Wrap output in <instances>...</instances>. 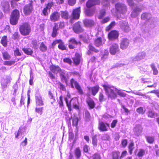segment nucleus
Returning <instances> with one entry per match:
<instances>
[{"label":"nucleus","instance_id":"obj_1","mask_svg":"<svg viewBox=\"0 0 159 159\" xmlns=\"http://www.w3.org/2000/svg\"><path fill=\"white\" fill-rule=\"evenodd\" d=\"M102 86L108 98L115 99L116 98L117 94L115 92L116 88L109 85L103 84Z\"/></svg>","mask_w":159,"mask_h":159},{"label":"nucleus","instance_id":"obj_2","mask_svg":"<svg viewBox=\"0 0 159 159\" xmlns=\"http://www.w3.org/2000/svg\"><path fill=\"white\" fill-rule=\"evenodd\" d=\"M19 31L23 36L28 35L31 31V28L30 25L27 23H23L19 27Z\"/></svg>","mask_w":159,"mask_h":159},{"label":"nucleus","instance_id":"obj_3","mask_svg":"<svg viewBox=\"0 0 159 159\" xmlns=\"http://www.w3.org/2000/svg\"><path fill=\"white\" fill-rule=\"evenodd\" d=\"M81 13V7H79L73 9L71 13L72 17L70 20V22L73 23L74 20L79 19Z\"/></svg>","mask_w":159,"mask_h":159},{"label":"nucleus","instance_id":"obj_4","mask_svg":"<svg viewBox=\"0 0 159 159\" xmlns=\"http://www.w3.org/2000/svg\"><path fill=\"white\" fill-rule=\"evenodd\" d=\"M23 12L24 15L27 16L30 15L33 10V2L29 1V3L25 5L23 8Z\"/></svg>","mask_w":159,"mask_h":159},{"label":"nucleus","instance_id":"obj_5","mask_svg":"<svg viewBox=\"0 0 159 159\" xmlns=\"http://www.w3.org/2000/svg\"><path fill=\"white\" fill-rule=\"evenodd\" d=\"M115 7L116 12L122 14L125 13L127 10L126 6L122 3L118 2L116 3Z\"/></svg>","mask_w":159,"mask_h":159},{"label":"nucleus","instance_id":"obj_6","mask_svg":"<svg viewBox=\"0 0 159 159\" xmlns=\"http://www.w3.org/2000/svg\"><path fill=\"white\" fill-rule=\"evenodd\" d=\"M72 29L74 32L76 34L80 33L84 31L81 23L80 21H78L74 24L73 26Z\"/></svg>","mask_w":159,"mask_h":159},{"label":"nucleus","instance_id":"obj_7","mask_svg":"<svg viewBox=\"0 0 159 159\" xmlns=\"http://www.w3.org/2000/svg\"><path fill=\"white\" fill-rule=\"evenodd\" d=\"M68 46L70 49H73L75 48V45H81V43L80 41H77L75 38H72L68 40Z\"/></svg>","mask_w":159,"mask_h":159},{"label":"nucleus","instance_id":"obj_8","mask_svg":"<svg viewBox=\"0 0 159 159\" xmlns=\"http://www.w3.org/2000/svg\"><path fill=\"white\" fill-rule=\"evenodd\" d=\"M119 35L118 32L116 30H113L108 33V38L110 40H114L117 39Z\"/></svg>","mask_w":159,"mask_h":159},{"label":"nucleus","instance_id":"obj_9","mask_svg":"<svg viewBox=\"0 0 159 159\" xmlns=\"http://www.w3.org/2000/svg\"><path fill=\"white\" fill-rule=\"evenodd\" d=\"M109 51L110 54L113 55L120 52V49L118 45L116 43H114L110 47Z\"/></svg>","mask_w":159,"mask_h":159},{"label":"nucleus","instance_id":"obj_10","mask_svg":"<svg viewBox=\"0 0 159 159\" xmlns=\"http://www.w3.org/2000/svg\"><path fill=\"white\" fill-rule=\"evenodd\" d=\"M100 3V0H88L86 3V6L87 8H91L93 6L99 5Z\"/></svg>","mask_w":159,"mask_h":159},{"label":"nucleus","instance_id":"obj_11","mask_svg":"<svg viewBox=\"0 0 159 159\" xmlns=\"http://www.w3.org/2000/svg\"><path fill=\"white\" fill-rule=\"evenodd\" d=\"M81 59V56L78 52H76L75 56L72 58L73 63L75 65L77 66L80 64Z\"/></svg>","mask_w":159,"mask_h":159},{"label":"nucleus","instance_id":"obj_12","mask_svg":"<svg viewBox=\"0 0 159 159\" xmlns=\"http://www.w3.org/2000/svg\"><path fill=\"white\" fill-rule=\"evenodd\" d=\"M60 18V13L57 11L52 12L50 16V20L52 22L58 21Z\"/></svg>","mask_w":159,"mask_h":159},{"label":"nucleus","instance_id":"obj_13","mask_svg":"<svg viewBox=\"0 0 159 159\" xmlns=\"http://www.w3.org/2000/svg\"><path fill=\"white\" fill-rule=\"evenodd\" d=\"M109 123L101 121L99 122L98 129L102 131H107V127H109Z\"/></svg>","mask_w":159,"mask_h":159},{"label":"nucleus","instance_id":"obj_14","mask_svg":"<svg viewBox=\"0 0 159 159\" xmlns=\"http://www.w3.org/2000/svg\"><path fill=\"white\" fill-rule=\"evenodd\" d=\"M1 7L2 10L5 13L9 12L10 10L9 3L7 1H3L1 2Z\"/></svg>","mask_w":159,"mask_h":159},{"label":"nucleus","instance_id":"obj_15","mask_svg":"<svg viewBox=\"0 0 159 159\" xmlns=\"http://www.w3.org/2000/svg\"><path fill=\"white\" fill-rule=\"evenodd\" d=\"M129 40L127 38H123L120 42V48L122 49L126 48L129 45Z\"/></svg>","mask_w":159,"mask_h":159},{"label":"nucleus","instance_id":"obj_16","mask_svg":"<svg viewBox=\"0 0 159 159\" xmlns=\"http://www.w3.org/2000/svg\"><path fill=\"white\" fill-rule=\"evenodd\" d=\"M104 44V42L103 41L101 37H98L94 40V44L97 47L102 46Z\"/></svg>","mask_w":159,"mask_h":159},{"label":"nucleus","instance_id":"obj_17","mask_svg":"<svg viewBox=\"0 0 159 159\" xmlns=\"http://www.w3.org/2000/svg\"><path fill=\"white\" fill-rule=\"evenodd\" d=\"M54 26L52 28V31L51 34V36L53 38H55L57 35L59 30V28L58 24L57 23H54Z\"/></svg>","mask_w":159,"mask_h":159},{"label":"nucleus","instance_id":"obj_18","mask_svg":"<svg viewBox=\"0 0 159 159\" xmlns=\"http://www.w3.org/2000/svg\"><path fill=\"white\" fill-rule=\"evenodd\" d=\"M83 21L84 26L87 27H91L94 25V21L91 19H85Z\"/></svg>","mask_w":159,"mask_h":159},{"label":"nucleus","instance_id":"obj_19","mask_svg":"<svg viewBox=\"0 0 159 159\" xmlns=\"http://www.w3.org/2000/svg\"><path fill=\"white\" fill-rule=\"evenodd\" d=\"M60 15L62 19L66 20L69 19L70 17L68 12L66 10L65 11H60Z\"/></svg>","mask_w":159,"mask_h":159},{"label":"nucleus","instance_id":"obj_20","mask_svg":"<svg viewBox=\"0 0 159 159\" xmlns=\"http://www.w3.org/2000/svg\"><path fill=\"white\" fill-rule=\"evenodd\" d=\"M50 71L55 73L57 71V72L59 73L61 70V69L58 66H55L54 65H52L50 67Z\"/></svg>","mask_w":159,"mask_h":159},{"label":"nucleus","instance_id":"obj_21","mask_svg":"<svg viewBox=\"0 0 159 159\" xmlns=\"http://www.w3.org/2000/svg\"><path fill=\"white\" fill-rule=\"evenodd\" d=\"M59 73L61 80L62 81H64L65 82L67 83L68 79L69 78V77H67V78H66V76L65 73L62 70Z\"/></svg>","mask_w":159,"mask_h":159},{"label":"nucleus","instance_id":"obj_22","mask_svg":"<svg viewBox=\"0 0 159 159\" xmlns=\"http://www.w3.org/2000/svg\"><path fill=\"white\" fill-rule=\"evenodd\" d=\"M85 14L88 16H93L94 12V10L90 8H86L84 9Z\"/></svg>","mask_w":159,"mask_h":159},{"label":"nucleus","instance_id":"obj_23","mask_svg":"<svg viewBox=\"0 0 159 159\" xmlns=\"http://www.w3.org/2000/svg\"><path fill=\"white\" fill-rule=\"evenodd\" d=\"M99 89V87L98 85H97L95 86L89 88V89H91L92 94L93 96H95L98 92Z\"/></svg>","mask_w":159,"mask_h":159},{"label":"nucleus","instance_id":"obj_24","mask_svg":"<svg viewBox=\"0 0 159 159\" xmlns=\"http://www.w3.org/2000/svg\"><path fill=\"white\" fill-rule=\"evenodd\" d=\"M10 16L19 19L20 16L19 11L16 9L13 10L11 13Z\"/></svg>","mask_w":159,"mask_h":159},{"label":"nucleus","instance_id":"obj_25","mask_svg":"<svg viewBox=\"0 0 159 159\" xmlns=\"http://www.w3.org/2000/svg\"><path fill=\"white\" fill-rule=\"evenodd\" d=\"M120 28L124 32H127L129 30V26L127 24L122 23L120 25Z\"/></svg>","mask_w":159,"mask_h":159},{"label":"nucleus","instance_id":"obj_26","mask_svg":"<svg viewBox=\"0 0 159 159\" xmlns=\"http://www.w3.org/2000/svg\"><path fill=\"white\" fill-rule=\"evenodd\" d=\"M22 50L25 54L31 56L33 53L32 50L30 48H23Z\"/></svg>","mask_w":159,"mask_h":159},{"label":"nucleus","instance_id":"obj_27","mask_svg":"<svg viewBox=\"0 0 159 159\" xmlns=\"http://www.w3.org/2000/svg\"><path fill=\"white\" fill-rule=\"evenodd\" d=\"M88 48L89 50L96 53H98L99 52V50L94 47L92 43L89 44L88 46Z\"/></svg>","mask_w":159,"mask_h":159},{"label":"nucleus","instance_id":"obj_28","mask_svg":"<svg viewBox=\"0 0 159 159\" xmlns=\"http://www.w3.org/2000/svg\"><path fill=\"white\" fill-rule=\"evenodd\" d=\"M19 19L10 16V23L11 25H16L18 22Z\"/></svg>","mask_w":159,"mask_h":159},{"label":"nucleus","instance_id":"obj_29","mask_svg":"<svg viewBox=\"0 0 159 159\" xmlns=\"http://www.w3.org/2000/svg\"><path fill=\"white\" fill-rule=\"evenodd\" d=\"M134 143L133 141H131L129 144V146L128 147L129 152L130 155L132 154L133 151L134 149Z\"/></svg>","mask_w":159,"mask_h":159},{"label":"nucleus","instance_id":"obj_30","mask_svg":"<svg viewBox=\"0 0 159 159\" xmlns=\"http://www.w3.org/2000/svg\"><path fill=\"white\" fill-rule=\"evenodd\" d=\"M0 43L3 46L6 47L7 45V36L4 35L2 37Z\"/></svg>","mask_w":159,"mask_h":159},{"label":"nucleus","instance_id":"obj_31","mask_svg":"<svg viewBox=\"0 0 159 159\" xmlns=\"http://www.w3.org/2000/svg\"><path fill=\"white\" fill-rule=\"evenodd\" d=\"M76 157L77 158H79L81 156V151L79 147L76 148L74 151Z\"/></svg>","mask_w":159,"mask_h":159},{"label":"nucleus","instance_id":"obj_32","mask_svg":"<svg viewBox=\"0 0 159 159\" xmlns=\"http://www.w3.org/2000/svg\"><path fill=\"white\" fill-rule=\"evenodd\" d=\"M92 144L93 145L96 147L98 145V139L97 138V135L95 134L92 136Z\"/></svg>","mask_w":159,"mask_h":159},{"label":"nucleus","instance_id":"obj_33","mask_svg":"<svg viewBox=\"0 0 159 159\" xmlns=\"http://www.w3.org/2000/svg\"><path fill=\"white\" fill-rule=\"evenodd\" d=\"M58 48L61 50H67V47L65 45L64 43L61 40V42L58 45Z\"/></svg>","mask_w":159,"mask_h":159},{"label":"nucleus","instance_id":"obj_34","mask_svg":"<svg viewBox=\"0 0 159 159\" xmlns=\"http://www.w3.org/2000/svg\"><path fill=\"white\" fill-rule=\"evenodd\" d=\"M120 152L118 151H114L111 153L112 159H118Z\"/></svg>","mask_w":159,"mask_h":159},{"label":"nucleus","instance_id":"obj_35","mask_svg":"<svg viewBox=\"0 0 159 159\" xmlns=\"http://www.w3.org/2000/svg\"><path fill=\"white\" fill-rule=\"evenodd\" d=\"M145 138L147 141L149 143L152 144L154 143V138L153 136H146Z\"/></svg>","mask_w":159,"mask_h":159},{"label":"nucleus","instance_id":"obj_36","mask_svg":"<svg viewBox=\"0 0 159 159\" xmlns=\"http://www.w3.org/2000/svg\"><path fill=\"white\" fill-rule=\"evenodd\" d=\"M87 103L89 107V109L93 108L95 106V103L93 100H87Z\"/></svg>","mask_w":159,"mask_h":159},{"label":"nucleus","instance_id":"obj_37","mask_svg":"<svg viewBox=\"0 0 159 159\" xmlns=\"http://www.w3.org/2000/svg\"><path fill=\"white\" fill-rule=\"evenodd\" d=\"M116 25L115 21H113L111 22L108 25H107L106 29L105 30L106 31H108L111 30Z\"/></svg>","mask_w":159,"mask_h":159},{"label":"nucleus","instance_id":"obj_38","mask_svg":"<svg viewBox=\"0 0 159 159\" xmlns=\"http://www.w3.org/2000/svg\"><path fill=\"white\" fill-rule=\"evenodd\" d=\"M20 34L17 31L15 32L12 36V38L14 40H19L20 39Z\"/></svg>","mask_w":159,"mask_h":159},{"label":"nucleus","instance_id":"obj_39","mask_svg":"<svg viewBox=\"0 0 159 159\" xmlns=\"http://www.w3.org/2000/svg\"><path fill=\"white\" fill-rule=\"evenodd\" d=\"M40 50L42 52H45L47 50V47L44 44L43 42L41 43L40 47Z\"/></svg>","mask_w":159,"mask_h":159},{"label":"nucleus","instance_id":"obj_40","mask_svg":"<svg viewBox=\"0 0 159 159\" xmlns=\"http://www.w3.org/2000/svg\"><path fill=\"white\" fill-rule=\"evenodd\" d=\"M3 58L4 60H9L11 58V56L7 51L2 52Z\"/></svg>","mask_w":159,"mask_h":159},{"label":"nucleus","instance_id":"obj_41","mask_svg":"<svg viewBox=\"0 0 159 159\" xmlns=\"http://www.w3.org/2000/svg\"><path fill=\"white\" fill-rule=\"evenodd\" d=\"M70 84L71 85V87L72 88H74V85L75 87L79 84L78 83V82L77 81H75V80L72 78L70 79Z\"/></svg>","mask_w":159,"mask_h":159},{"label":"nucleus","instance_id":"obj_42","mask_svg":"<svg viewBox=\"0 0 159 159\" xmlns=\"http://www.w3.org/2000/svg\"><path fill=\"white\" fill-rule=\"evenodd\" d=\"M106 14V10L104 9H103L100 10V15L98 16V18L100 19H102L103 17L105 16Z\"/></svg>","mask_w":159,"mask_h":159},{"label":"nucleus","instance_id":"obj_43","mask_svg":"<svg viewBox=\"0 0 159 159\" xmlns=\"http://www.w3.org/2000/svg\"><path fill=\"white\" fill-rule=\"evenodd\" d=\"M91 159H102L100 154L98 152L94 153L92 156Z\"/></svg>","mask_w":159,"mask_h":159},{"label":"nucleus","instance_id":"obj_44","mask_svg":"<svg viewBox=\"0 0 159 159\" xmlns=\"http://www.w3.org/2000/svg\"><path fill=\"white\" fill-rule=\"evenodd\" d=\"M108 55L109 52L107 50H105L104 53L103 54L102 57V59L103 61H105L108 58Z\"/></svg>","mask_w":159,"mask_h":159},{"label":"nucleus","instance_id":"obj_45","mask_svg":"<svg viewBox=\"0 0 159 159\" xmlns=\"http://www.w3.org/2000/svg\"><path fill=\"white\" fill-rule=\"evenodd\" d=\"M150 66L153 70V74L155 75H157L158 73V71L154 65L153 64H152Z\"/></svg>","mask_w":159,"mask_h":159},{"label":"nucleus","instance_id":"obj_46","mask_svg":"<svg viewBox=\"0 0 159 159\" xmlns=\"http://www.w3.org/2000/svg\"><path fill=\"white\" fill-rule=\"evenodd\" d=\"M79 119L77 117H74L72 119V125L77 126L78 124Z\"/></svg>","mask_w":159,"mask_h":159},{"label":"nucleus","instance_id":"obj_47","mask_svg":"<svg viewBox=\"0 0 159 159\" xmlns=\"http://www.w3.org/2000/svg\"><path fill=\"white\" fill-rule=\"evenodd\" d=\"M75 88L77 90L79 94L81 95L83 94L84 93L83 91L79 84L75 86Z\"/></svg>","mask_w":159,"mask_h":159},{"label":"nucleus","instance_id":"obj_48","mask_svg":"<svg viewBox=\"0 0 159 159\" xmlns=\"http://www.w3.org/2000/svg\"><path fill=\"white\" fill-rule=\"evenodd\" d=\"M15 63V61H5L4 62L3 64L6 66H11L14 64Z\"/></svg>","mask_w":159,"mask_h":159},{"label":"nucleus","instance_id":"obj_49","mask_svg":"<svg viewBox=\"0 0 159 159\" xmlns=\"http://www.w3.org/2000/svg\"><path fill=\"white\" fill-rule=\"evenodd\" d=\"M145 151L143 149H140L137 154V156L139 157H141L144 154Z\"/></svg>","mask_w":159,"mask_h":159},{"label":"nucleus","instance_id":"obj_50","mask_svg":"<svg viewBox=\"0 0 159 159\" xmlns=\"http://www.w3.org/2000/svg\"><path fill=\"white\" fill-rule=\"evenodd\" d=\"M32 47L34 49H37L38 47L37 41L36 40H34L32 41Z\"/></svg>","mask_w":159,"mask_h":159},{"label":"nucleus","instance_id":"obj_51","mask_svg":"<svg viewBox=\"0 0 159 159\" xmlns=\"http://www.w3.org/2000/svg\"><path fill=\"white\" fill-rule=\"evenodd\" d=\"M116 91L117 93V94L120 96L124 97L126 96V94L120 90H119L116 88Z\"/></svg>","mask_w":159,"mask_h":159},{"label":"nucleus","instance_id":"obj_52","mask_svg":"<svg viewBox=\"0 0 159 159\" xmlns=\"http://www.w3.org/2000/svg\"><path fill=\"white\" fill-rule=\"evenodd\" d=\"M65 100L66 101L67 106L68 107L69 110L70 111H72V108H71V102L73 100H70L69 102L68 100Z\"/></svg>","mask_w":159,"mask_h":159},{"label":"nucleus","instance_id":"obj_53","mask_svg":"<svg viewBox=\"0 0 159 159\" xmlns=\"http://www.w3.org/2000/svg\"><path fill=\"white\" fill-rule=\"evenodd\" d=\"M136 111L139 114H143L145 112V110H144L143 108L142 107H140L137 108Z\"/></svg>","mask_w":159,"mask_h":159},{"label":"nucleus","instance_id":"obj_54","mask_svg":"<svg viewBox=\"0 0 159 159\" xmlns=\"http://www.w3.org/2000/svg\"><path fill=\"white\" fill-rule=\"evenodd\" d=\"M58 84L59 85V88L60 90L64 91H66V87L62 83L60 82H59Z\"/></svg>","mask_w":159,"mask_h":159},{"label":"nucleus","instance_id":"obj_55","mask_svg":"<svg viewBox=\"0 0 159 159\" xmlns=\"http://www.w3.org/2000/svg\"><path fill=\"white\" fill-rule=\"evenodd\" d=\"M14 53L15 56H20L21 55V54L19 51V49L18 48H17L14 51Z\"/></svg>","mask_w":159,"mask_h":159},{"label":"nucleus","instance_id":"obj_56","mask_svg":"<svg viewBox=\"0 0 159 159\" xmlns=\"http://www.w3.org/2000/svg\"><path fill=\"white\" fill-rule=\"evenodd\" d=\"M63 61L64 62L67 63L68 64L71 65L72 63L71 59L69 58H65L63 59Z\"/></svg>","mask_w":159,"mask_h":159},{"label":"nucleus","instance_id":"obj_57","mask_svg":"<svg viewBox=\"0 0 159 159\" xmlns=\"http://www.w3.org/2000/svg\"><path fill=\"white\" fill-rule=\"evenodd\" d=\"M154 115V113L153 111L150 110L148 112V117L152 118Z\"/></svg>","mask_w":159,"mask_h":159},{"label":"nucleus","instance_id":"obj_58","mask_svg":"<svg viewBox=\"0 0 159 159\" xmlns=\"http://www.w3.org/2000/svg\"><path fill=\"white\" fill-rule=\"evenodd\" d=\"M89 149V147L87 144L84 145L83 147V151L84 152L88 153Z\"/></svg>","mask_w":159,"mask_h":159},{"label":"nucleus","instance_id":"obj_59","mask_svg":"<svg viewBox=\"0 0 159 159\" xmlns=\"http://www.w3.org/2000/svg\"><path fill=\"white\" fill-rule=\"evenodd\" d=\"M110 20V18L109 17H106L102 20L101 21V23L104 24L107 23Z\"/></svg>","mask_w":159,"mask_h":159},{"label":"nucleus","instance_id":"obj_60","mask_svg":"<svg viewBox=\"0 0 159 159\" xmlns=\"http://www.w3.org/2000/svg\"><path fill=\"white\" fill-rule=\"evenodd\" d=\"M48 9L46 8L45 7H44L42 11V15L46 16L48 15V13L47 11V10Z\"/></svg>","mask_w":159,"mask_h":159},{"label":"nucleus","instance_id":"obj_61","mask_svg":"<svg viewBox=\"0 0 159 159\" xmlns=\"http://www.w3.org/2000/svg\"><path fill=\"white\" fill-rule=\"evenodd\" d=\"M53 5V2H48L46 5L45 7L48 9H50L52 7Z\"/></svg>","mask_w":159,"mask_h":159},{"label":"nucleus","instance_id":"obj_62","mask_svg":"<svg viewBox=\"0 0 159 159\" xmlns=\"http://www.w3.org/2000/svg\"><path fill=\"white\" fill-rule=\"evenodd\" d=\"M121 144L123 147H125L127 144V140L126 139H123L121 140Z\"/></svg>","mask_w":159,"mask_h":159},{"label":"nucleus","instance_id":"obj_63","mask_svg":"<svg viewBox=\"0 0 159 159\" xmlns=\"http://www.w3.org/2000/svg\"><path fill=\"white\" fill-rule=\"evenodd\" d=\"M65 26V24L63 21H60L59 23V29H62Z\"/></svg>","mask_w":159,"mask_h":159},{"label":"nucleus","instance_id":"obj_64","mask_svg":"<svg viewBox=\"0 0 159 159\" xmlns=\"http://www.w3.org/2000/svg\"><path fill=\"white\" fill-rule=\"evenodd\" d=\"M61 40L60 39H57L54 40L52 44V46L54 47L58 43L59 44L61 42Z\"/></svg>","mask_w":159,"mask_h":159}]
</instances>
